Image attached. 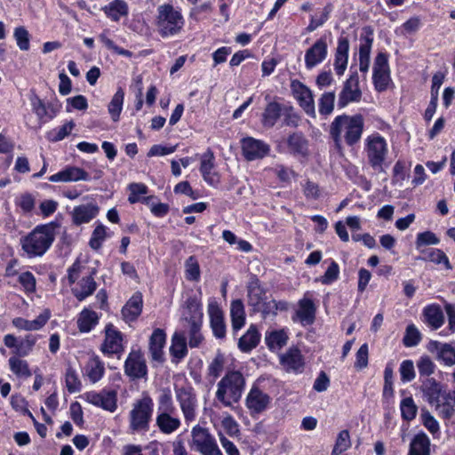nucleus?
<instances>
[{"label":"nucleus","instance_id":"20","mask_svg":"<svg viewBox=\"0 0 455 455\" xmlns=\"http://www.w3.org/2000/svg\"><path fill=\"white\" fill-rule=\"evenodd\" d=\"M280 364L288 373L301 374L305 370V358L300 349L292 346L280 356Z\"/></svg>","mask_w":455,"mask_h":455},{"label":"nucleus","instance_id":"52","mask_svg":"<svg viewBox=\"0 0 455 455\" xmlns=\"http://www.w3.org/2000/svg\"><path fill=\"white\" fill-rule=\"evenodd\" d=\"M411 163L403 159H398L394 167L392 173V184L402 183L409 177Z\"/></svg>","mask_w":455,"mask_h":455},{"label":"nucleus","instance_id":"23","mask_svg":"<svg viewBox=\"0 0 455 455\" xmlns=\"http://www.w3.org/2000/svg\"><path fill=\"white\" fill-rule=\"evenodd\" d=\"M349 56V39L343 31L337 40V47L334 52V70L337 76H341L344 75Z\"/></svg>","mask_w":455,"mask_h":455},{"label":"nucleus","instance_id":"11","mask_svg":"<svg viewBox=\"0 0 455 455\" xmlns=\"http://www.w3.org/2000/svg\"><path fill=\"white\" fill-rule=\"evenodd\" d=\"M29 101L32 111L36 116L40 124L52 121L57 116L61 108V104L57 98L45 103L33 90L29 95Z\"/></svg>","mask_w":455,"mask_h":455},{"label":"nucleus","instance_id":"41","mask_svg":"<svg viewBox=\"0 0 455 455\" xmlns=\"http://www.w3.org/2000/svg\"><path fill=\"white\" fill-rule=\"evenodd\" d=\"M430 445L427 435L419 431L411 440L408 455H430Z\"/></svg>","mask_w":455,"mask_h":455},{"label":"nucleus","instance_id":"13","mask_svg":"<svg viewBox=\"0 0 455 455\" xmlns=\"http://www.w3.org/2000/svg\"><path fill=\"white\" fill-rule=\"evenodd\" d=\"M362 96L358 73L356 70L351 71L349 76L343 83L342 89L339 93L338 108L342 109L350 103L361 101Z\"/></svg>","mask_w":455,"mask_h":455},{"label":"nucleus","instance_id":"53","mask_svg":"<svg viewBox=\"0 0 455 455\" xmlns=\"http://www.w3.org/2000/svg\"><path fill=\"white\" fill-rule=\"evenodd\" d=\"M400 411L401 417L404 421L410 422L416 418L418 406L416 405L411 395L401 400Z\"/></svg>","mask_w":455,"mask_h":455},{"label":"nucleus","instance_id":"39","mask_svg":"<svg viewBox=\"0 0 455 455\" xmlns=\"http://www.w3.org/2000/svg\"><path fill=\"white\" fill-rule=\"evenodd\" d=\"M97 289L92 274L82 277L77 281L76 285L71 289L72 294L78 301L84 300L87 297L92 295Z\"/></svg>","mask_w":455,"mask_h":455},{"label":"nucleus","instance_id":"42","mask_svg":"<svg viewBox=\"0 0 455 455\" xmlns=\"http://www.w3.org/2000/svg\"><path fill=\"white\" fill-rule=\"evenodd\" d=\"M100 322V315L93 310L84 307L78 315L77 328L82 333L92 331Z\"/></svg>","mask_w":455,"mask_h":455},{"label":"nucleus","instance_id":"40","mask_svg":"<svg viewBox=\"0 0 455 455\" xmlns=\"http://www.w3.org/2000/svg\"><path fill=\"white\" fill-rule=\"evenodd\" d=\"M261 334L255 324H251L246 332L238 340V348L243 353H250L258 347Z\"/></svg>","mask_w":455,"mask_h":455},{"label":"nucleus","instance_id":"2","mask_svg":"<svg viewBox=\"0 0 455 455\" xmlns=\"http://www.w3.org/2000/svg\"><path fill=\"white\" fill-rule=\"evenodd\" d=\"M58 224L51 221L35 227L20 238L21 249L28 259L44 256L55 240V229Z\"/></svg>","mask_w":455,"mask_h":455},{"label":"nucleus","instance_id":"12","mask_svg":"<svg viewBox=\"0 0 455 455\" xmlns=\"http://www.w3.org/2000/svg\"><path fill=\"white\" fill-rule=\"evenodd\" d=\"M117 389L104 387L100 392L87 391L83 399L96 407L114 412L117 409Z\"/></svg>","mask_w":455,"mask_h":455},{"label":"nucleus","instance_id":"21","mask_svg":"<svg viewBox=\"0 0 455 455\" xmlns=\"http://www.w3.org/2000/svg\"><path fill=\"white\" fill-rule=\"evenodd\" d=\"M374 41V32L371 26H364L360 35L359 46V69L362 73H367L370 67V57L372 44Z\"/></svg>","mask_w":455,"mask_h":455},{"label":"nucleus","instance_id":"57","mask_svg":"<svg viewBox=\"0 0 455 455\" xmlns=\"http://www.w3.org/2000/svg\"><path fill=\"white\" fill-rule=\"evenodd\" d=\"M330 265L325 270L324 274L315 279L323 285H331L339 278V266L332 259H330Z\"/></svg>","mask_w":455,"mask_h":455},{"label":"nucleus","instance_id":"49","mask_svg":"<svg viewBox=\"0 0 455 455\" xmlns=\"http://www.w3.org/2000/svg\"><path fill=\"white\" fill-rule=\"evenodd\" d=\"M8 365L11 371L20 379H28L32 375L28 363L23 358L11 356L8 359Z\"/></svg>","mask_w":455,"mask_h":455},{"label":"nucleus","instance_id":"26","mask_svg":"<svg viewBox=\"0 0 455 455\" xmlns=\"http://www.w3.org/2000/svg\"><path fill=\"white\" fill-rule=\"evenodd\" d=\"M143 310V295L140 291H135L121 309L123 320L126 323L138 320Z\"/></svg>","mask_w":455,"mask_h":455},{"label":"nucleus","instance_id":"44","mask_svg":"<svg viewBox=\"0 0 455 455\" xmlns=\"http://www.w3.org/2000/svg\"><path fill=\"white\" fill-rule=\"evenodd\" d=\"M231 325L234 334L241 330L245 324V311L242 299H234L230 306Z\"/></svg>","mask_w":455,"mask_h":455},{"label":"nucleus","instance_id":"48","mask_svg":"<svg viewBox=\"0 0 455 455\" xmlns=\"http://www.w3.org/2000/svg\"><path fill=\"white\" fill-rule=\"evenodd\" d=\"M124 100V92L122 87H119L112 97L109 104L108 105V111L113 122H118L123 110Z\"/></svg>","mask_w":455,"mask_h":455},{"label":"nucleus","instance_id":"31","mask_svg":"<svg viewBox=\"0 0 455 455\" xmlns=\"http://www.w3.org/2000/svg\"><path fill=\"white\" fill-rule=\"evenodd\" d=\"M427 350L431 353H437V359L446 366L455 364V347L449 343H441L437 340H431L427 344Z\"/></svg>","mask_w":455,"mask_h":455},{"label":"nucleus","instance_id":"19","mask_svg":"<svg viewBox=\"0 0 455 455\" xmlns=\"http://www.w3.org/2000/svg\"><path fill=\"white\" fill-rule=\"evenodd\" d=\"M291 90L299 107L308 116H315V101L312 91L297 79L291 82Z\"/></svg>","mask_w":455,"mask_h":455},{"label":"nucleus","instance_id":"8","mask_svg":"<svg viewBox=\"0 0 455 455\" xmlns=\"http://www.w3.org/2000/svg\"><path fill=\"white\" fill-rule=\"evenodd\" d=\"M124 334L113 323H108L104 328V339L100 347L106 357L121 359L124 351Z\"/></svg>","mask_w":455,"mask_h":455},{"label":"nucleus","instance_id":"22","mask_svg":"<svg viewBox=\"0 0 455 455\" xmlns=\"http://www.w3.org/2000/svg\"><path fill=\"white\" fill-rule=\"evenodd\" d=\"M328 56L326 36L318 38L305 52L304 61L307 69L310 70L321 64Z\"/></svg>","mask_w":455,"mask_h":455},{"label":"nucleus","instance_id":"54","mask_svg":"<svg viewBox=\"0 0 455 455\" xmlns=\"http://www.w3.org/2000/svg\"><path fill=\"white\" fill-rule=\"evenodd\" d=\"M335 92H325L318 100V112L322 116H330L334 109Z\"/></svg>","mask_w":455,"mask_h":455},{"label":"nucleus","instance_id":"1","mask_svg":"<svg viewBox=\"0 0 455 455\" xmlns=\"http://www.w3.org/2000/svg\"><path fill=\"white\" fill-rule=\"evenodd\" d=\"M364 131V117L362 114L337 116L330 124L329 134L338 149L342 142L347 147L357 145Z\"/></svg>","mask_w":455,"mask_h":455},{"label":"nucleus","instance_id":"33","mask_svg":"<svg viewBox=\"0 0 455 455\" xmlns=\"http://www.w3.org/2000/svg\"><path fill=\"white\" fill-rule=\"evenodd\" d=\"M100 208L94 203L76 206L71 212L72 223L76 226L89 223L99 214Z\"/></svg>","mask_w":455,"mask_h":455},{"label":"nucleus","instance_id":"17","mask_svg":"<svg viewBox=\"0 0 455 455\" xmlns=\"http://www.w3.org/2000/svg\"><path fill=\"white\" fill-rule=\"evenodd\" d=\"M215 156L212 148H208L200 157L199 172L204 180L214 188H218L221 183V175L215 170Z\"/></svg>","mask_w":455,"mask_h":455},{"label":"nucleus","instance_id":"34","mask_svg":"<svg viewBox=\"0 0 455 455\" xmlns=\"http://www.w3.org/2000/svg\"><path fill=\"white\" fill-rule=\"evenodd\" d=\"M283 111V105L275 100L267 102L260 116L261 125L267 129L273 128L281 118Z\"/></svg>","mask_w":455,"mask_h":455},{"label":"nucleus","instance_id":"3","mask_svg":"<svg viewBox=\"0 0 455 455\" xmlns=\"http://www.w3.org/2000/svg\"><path fill=\"white\" fill-rule=\"evenodd\" d=\"M246 379L241 370L227 367L224 376L217 384L215 398L225 407L237 403L245 390Z\"/></svg>","mask_w":455,"mask_h":455},{"label":"nucleus","instance_id":"4","mask_svg":"<svg viewBox=\"0 0 455 455\" xmlns=\"http://www.w3.org/2000/svg\"><path fill=\"white\" fill-rule=\"evenodd\" d=\"M185 313L183 320L188 335V346L191 348L199 347L204 341L201 332L203 324V307L201 298L197 294L188 296L185 301Z\"/></svg>","mask_w":455,"mask_h":455},{"label":"nucleus","instance_id":"10","mask_svg":"<svg viewBox=\"0 0 455 455\" xmlns=\"http://www.w3.org/2000/svg\"><path fill=\"white\" fill-rule=\"evenodd\" d=\"M174 392L186 422L195 420L196 417V409L197 406L195 388L187 381L182 386L174 385Z\"/></svg>","mask_w":455,"mask_h":455},{"label":"nucleus","instance_id":"51","mask_svg":"<svg viewBox=\"0 0 455 455\" xmlns=\"http://www.w3.org/2000/svg\"><path fill=\"white\" fill-rule=\"evenodd\" d=\"M421 252L424 254L422 257L423 260L430 261L437 265L443 264L444 267L448 270L452 268L449 258L442 250L437 248H430L426 251H422Z\"/></svg>","mask_w":455,"mask_h":455},{"label":"nucleus","instance_id":"43","mask_svg":"<svg viewBox=\"0 0 455 455\" xmlns=\"http://www.w3.org/2000/svg\"><path fill=\"white\" fill-rule=\"evenodd\" d=\"M130 194L128 196V202L131 204L141 202L147 205L156 198L154 196H145L148 193V188L144 183H131L128 186Z\"/></svg>","mask_w":455,"mask_h":455},{"label":"nucleus","instance_id":"50","mask_svg":"<svg viewBox=\"0 0 455 455\" xmlns=\"http://www.w3.org/2000/svg\"><path fill=\"white\" fill-rule=\"evenodd\" d=\"M176 407L173 403L172 395L169 388L162 390L157 397V414H174Z\"/></svg>","mask_w":455,"mask_h":455},{"label":"nucleus","instance_id":"55","mask_svg":"<svg viewBox=\"0 0 455 455\" xmlns=\"http://www.w3.org/2000/svg\"><path fill=\"white\" fill-rule=\"evenodd\" d=\"M18 283L20 284L23 292L28 296L36 291V279L30 271H23L19 274Z\"/></svg>","mask_w":455,"mask_h":455},{"label":"nucleus","instance_id":"46","mask_svg":"<svg viewBox=\"0 0 455 455\" xmlns=\"http://www.w3.org/2000/svg\"><path fill=\"white\" fill-rule=\"evenodd\" d=\"M289 339L287 331L284 329L267 331L265 343L271 352H275L286 346Z\"/></svg>","mask_w":455,"mask_h":455},{"label":"nucleus","instance_id":"14","mask_svg":"<svg viewBox=\"0 0 455 455\" xmlns=\"http://www.w3.org/2000/svg\"><path fill=\"white\" fill-rule=\"evenodd\" d=\"M124 374L131 380L148 379V370L147 362L140 349L132 350L129 353L124 361Z\"/></svg>","mask_w":455,"mask_h":455},{"label":"nucleus","instance_id":"32","mask_svg":"<svg viewBox=\"0 0 455 455\" xmlns=\"http://www.w3.org/2000/svg\"><path fill=\"white\" fill-rule=\"evenodd\" d=\"M51 317L50 309L46 308L42 313H40L36 319L30 321L25 319L23 317H15L12 319V325L19 329L24 331H38L42 329L49 321Z\"/></svg>","mask_w":455,"mask_h":455},{"label":"nucleus","instance_id":"30","mask_svg":"<svg viewBox=\"0 0 455 455\" xmlns=\"http://www.w3.org/2000/svg\"><path fill=\"white\" fill-rule=\"evenodd\" d=\"M248 304L252 309H258L266 300V290L261 286L260 281L256 275H252L247 284Z\"/></svg>","mask_w":455,"mask_h":455},{"label":"nucleus","instance_id":"35","mask_svg":"<svg viewBox=\"0 0 455 455\" xmlns=\"http://www.w3.org/2000/svg\"><path fill=\"white\" fill-rule=\"evenodd\" d=\"M423 322L432 330H438L444 323V315L440 305H427L422 311Z\"/></svg>","mask_w":455,"mask_h":455},{"label":"nucleus","instance_id":"62","mask_svg":"<svg viewBox=\"0 0 455 455\" xmlns=\"http://www.w3.org/2000/svg\"><path fill=\"white\" fill-rule=\"evenodd\" d=\"M420 421H421V424L432 434V435L434 437L436 435L440 434L439 422L435 419V417L426 408L421 409Z\"/></svg>","mask_w":455,"mask_h":455},{"label":"nucleus","instance_id":"64","mask_svg":"<svg viewBox=\"0 0 455 455\" xmlns=\"http://www.w3.org/2000/svg\"><path fill=\"white\" fill-rule=\"evenodd\" d=\"M75 127V123L71 120L66 122L64 124L54 128L50 132L49 139L53 142L60 141L64 140L67 136H68L73 128Z\"/></svg>","mask_w":455,"mask_h":455},{"label":"nucleus","instance_id":"25","mask_svg":"<svg viewBox=\"0 0 455 455\" xmlns=\"http://www.w3.org/2000/svg\"><path fill=\"white\" fill-rule=\"evenodd\" d=\"M284 143L288 153L291 156L302 158H307L309 156V141L302 132L289 134Z\"/></svg>","mask_w":455,"mask_h":455},{"label":"nucleus","instance_id":"58","mask_svg":"<svg viewBox=\"0 0 455 455\" xmlns=\"http://www.w3.org/2000/svg\"><path fill=\"white\" fill-rule=\"evenodd\" d=\"M185 276L191 282H197L201 277L200 265L195 255L189 256L185 261Z\"/></svg>","mask_w":455,"mask_h":455},{"label":"nucleus","instance_id":"63","mask_svg":"<svg viewBox=\"0 0 455 455\" xmlns=\"http://www.w3.org/2000/svg\"><path fill=\"white\" fill-rule=\"evenodd\" d=\"M107 237V228L103 224L95 227L89 240V245L92 250L98 251Z\"/></svg>","mask_w":455,"mask_h":455},{"label":"nucleus","instance_id":"9","mask_svg":"<svg viewBox=\"0 0 455 455\" xmlns=\"http://www.w3.org/2000/svg\"><path fill=\"white\" fill-rule=\"evenodd\" d=\"M192 447L202 455H223L209 429L196 425L191 431Z\"/></svg>","mask_w":455,"mask_h":455},{"label":"nucleus","instance_id":"29","mask_svg":"<svg viewBox=\"0 0 455 455\" xmlns=\"http://www.w3.org/2000/svg\"><path fill=\"white\" fill-rule=\"evenodd\" d=\"M210 326L213 336L217 339H224L226 338L227 327L222 309L218 305L211 304L209 306Z\"/></svg>","mask_w":455,"mask_h":455},{"label":"nucleus","instance_id":"24","mask_svg":"<svg viewBox=\"0 0 455 455\" xmlns=\"http://www.w3.org/2000/svg\"><path fill=\"white\" fill-rule=\"evenodd\" d=\"M167 335L164 330L156 328L149 337L148 350L152 363L163 364L165 362L164 347L166 345Z\"/></svg>","mask_w":455,"mask_h":455},{"label":"nucleus","instance_id":"5","mask_svg":"<svg viewBox=\"0 0 455 455\" xmlns=\"http://www.w3.org/2000/svg\"><path fill=\"white\" fill-rule=\"evenodd\" d=\"M154 411V401L148 392H143L129 412V430L131 433L145 434L149 431Z\"/></svg>","mask_w":455,"mask_h":455},{"label":"nucleus","instance_id":"59","mask_svg":"<svg viewBox=\"0 0 455 455\" xmlns=\"http://www.w3.org/2000/svg\"><path fill=\"white\" fill-rule=\"evenodd\" d=\"M422 339V335L414 323H410L405 329L403 344L405 347L418 346Z\"/></svg>","mask_w":455,"mask_h":455},{"label":"nucleus","instance_id":"27","mask_svg":"<svg viewBox=\"0 0 455 455\" xmlns=\"http://www.w3.org/2000/svg\"><path fill=\"white\" fill-rule=\"evenodd\" d=\"M420 389L427 403L438 409L441 405V396L444 386L435 378H425L421 380Z\"/></svg>","mask_w":455,"mask_h":455},{"label":"nucleus","instance_id":"28","mask_svg":"<svg viewBox=\"0 0 455 455\" xmlns=\"http://www.w3.org/2000/svg\"><path fill=\"white\" fill-rule=\"evenodd\" d=\"M316 307L313 299L303 298L298 301V309L292 315L293 322H299L303 326L311 325L315 323Z\"/></svg>","mask_w":455,"mask_h":455},{"label":"nucleus","instance_id":"47","mask_svg":"<svg viewBox=\"0 0 455 455\" xmlns=\"http://www.w3.org/2000/svg\"><path fill=\"white\" fill-rule=\"evenodd\" d=\"M173 414H156V425L159 430L165 435L175 432L180 427V420L172 416Z\"/></svg>","mask_w":455,"mask_h":455},{"label":"nucleus","instance_id":"18","mask_svg":"<svg viewBox=\"0 0 455 455\" xmlns=\"http://www.w3.org/2000/svg\"><path fill=\"white\" fill-rule=\"evenodd\" d=\"M242 155L247 161L262 159L270 152V147L263 140L252 137L241 140Z\"/></svg>","mask_w":455,"mask_h":455},{"label":"nucleus","instance_id":"16","mask_svg":"<svg viewBox=\"0 0 455 455\" xmlns=\"http://www.w3.org/2000/svg\"><path fill=\"white\" fill-rule=\"evenodd\" d=\"M260 379H258L251 386L245 398V406L251 415L265 411L271 403V397L259 387Z\"/></svg>","mask_w":455,"mask_h":455},{"label":"nucleus","instance_id":"38","mask_svg":"<svg viewBox=\"0 0 455 455\" xmlns=\"http://www.w3.org/2000/svg\"><path fill=\"white\" fill-rule=\"evenodd\" d=\"M105 16L113 22H119L123 17L129 15V5L124 0H112L101 7Z\"/></svg>","mask_w":455,"mask_h":455},{"label":"nucleus","instance_id":"45","mask_svg":"<svg viewBox=\"0 0 455 455\" xmlns=\"http://www.w3.org/2000/svg\"><path fill=\"white\" fill-rule=\"evenodd\" d=\"M86 376L92 383L100 381L105 374V364L100 357L93 355L85 366Z\"/></svg>","mask_w":455,"mask_h":455},{"label":"nucleus","instance_id":"15","mask_svg":"<svg viewBox=\"0 0 455 455\" xmlns=\"http://www.w3.org/2000/svg\"><path fill=\"white\" fill-rule=\"evenodd\" d=\"M37 341V337L27 334L17 338L14 334L8 333L4 337V344L12 349V356L24 358L31 354Z\"/></svg>","mask_w":455,"mask_h":455},{"label":"nucleus","instance_id":"36","mask_svg":"<svg viewBox=\"0 0 455 455\" xmlns=\"http://www.w3.org/2000/svg\"><path fill=\"white\" fill-rule=\"evenodd\" d=\"M169 350L172 363L175 364L180 363L188 355V343L184 333L175 332L172 335Z\"/></svg>","mask_w":455,"mask_h":455},{"label":"nucleus","instance_id":"6","mask_svg":"<svg viewBox=\"0 0 455 455\" xmlns=\"http://www.w3.org/2000/svg\"><path fill=\"white\" fill-rule=\"evenodd\" d=\"M184 18L180 10L172 4H163L157 7L156 26L158 34L166 38L179 34L184 26Z\"/></svg>","mask_w":455,"mask_h":455},{"label":"nucleus","instance_id":"61","mask_svg":"<svg viewBox=\"0 0 455 455\" xmlns=\"http://www.w3.org/2000/svg\"><path fill=\"white\" fill-rule=\"evenodd\" d=\"M351 447L350 434L347 429L339 432L331 455H340Z\"/></svg>","mask_w":455,"mask_h":455},{"label":"nucleus","instance_id":"56","mask_svg":"<svg viewBox=\"0 0 455 455\" xmlns=\"http://www.w3.org/2000/svg\"><path fill=\"white\" fill-rule=\"evenodd\" d=\"M65 386L69 394L81 391L82 383L76 371L72 366H68L65 371Z\"/></svg>","mask_w":455,"mask_h":455},{"label":"nucleus","instance_id":"7","mask_svg":"<svg viewBox=\"0 0 455 455\" xmlns=\"http://www.w3.org/2000/svg\"><path fill=\"white\" fill-rule=\"evenodd\" d=\"M363 151L368 164L377 172H384L383 165L388 154V145L380 133L375 132L365 138Z\"/></svg>","mask_w":455,"mask_h":455},{"label":"nucleus","instance_id":"37","mask_svg":"<svg viewBox=\"0 0 455 455\" xmlns=\"http://www.w3.org/2000/svg\"><path fill=\"white\" fill-rule=\"evenodd\" d=\"M227 363V356L218 349L212 360L209 363L206 371V379L211 385H213L216 380L223 373Z\"/></svg>","mask_w":455,"mask_h":455},{"label":"nucleus","instance_id":"60","mask_svg":"<svg viewBox=\"0 0 455 455\" xmlns=\"http://www.w3.org/2000/svg\"><path fill=\"white\" fill-rule=\"evenodd\" d=\"M391 82V71L385 70H373L372 83L374 89L382 92L387 90L389 83Z\"/></svg>","mask_w":455,"mask_h":455}]
</instances>
